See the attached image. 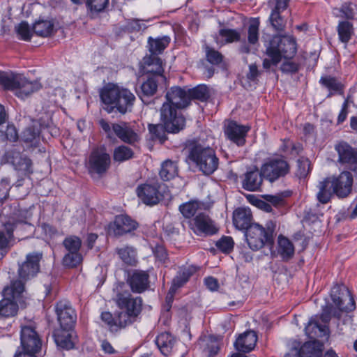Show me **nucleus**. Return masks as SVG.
I'll return each instance as SVG.
<instances>
[{
	"label": "nucleus",
	"mask_w": 357,
	"mask_h": 357,
	"mask_svg": "<svg viewBox=\"0 0 357 357\" xmlns=\"http://www.w3.org/2000/svg\"><path fill=\"white\" fill-rule=\"evenodd\" d=\"M100 98L108 113L116 109L121 114L131 111L136 99L129 89L112 83L107 84L100 90Z\"/></svg>",
	"instance_id": "f257e3e1"
},
{
	"label": "nucleus",
	"mask_w": 357,
	"mask_h": 357,
	"mask_svg": "<svg viewBox=\"0 0 357 357\" xmlns=\"http://www.w3.org/2000/svg\"><path fill=\"white\" fill-rule=\"evenodd\" d=\"M265 46L268 58L264 59L263 68L266 70L271 66H277L282 58L291 59L297 51L295 38L287 36H274Z\"/></svg>",
	"instance_id": "f03ea898"
},
{
	"label": "nucleus",
	"mask_w": 357,
	"mask_h": 357,
	"mask_svg": "<svg viewBox=\"0 0 357 357\" xmlns=\"http://www.w3.org/2000/svg\"><path fill=\"white\" fill-rule=\"evenodd\" d=\"M188 150V158L204 175L209 176L218 169L219 159L213 148L193 142L190 144Z\"/></svg>",
	"instance_id": "7ed1b4c3"
},
{
	"label": "nucleus",
	"mask_w": 357,
	"mask_h": 357,
	"mask_svg": "<svg viewBox=\"0 0 357 357\" xmlns=\"http://www.w3.org/2000/svg\"><path fill=\"white\" fill-rule=\"evenodd\" d=\"M0 85L5 89L15 91V95L22 99L41 88L38 81L31 82L22 75L6 72H0Z\"/></svg>",
	"instance_id": "20e7f679"
},
{
	"label": "nucleus",
	"mask_w": 357,
	"mask_h": 357,
	"mask_svg": "<svg viewBox=\"0 0 357 357\" xmlns=\"http://www.w3.org/2000/svg\"><path fill=\"white\" fill-rule=\"evenodd\" d=\"M275 222L268 221L266 227L259 224L254 223L245 231V238L250 248L254 251L259 250L265 245L272 247L274 243L273 234Z\"/></svg>",
	"instance_id": "39448f33"
},
{
	"label": "nucleus",
	"mask_w": 357,
	"mask_h": 357,
	"mask_svg": "<svg viewBox=\"0 0 357 357\" xmlns=\"http://www.w3.org/2000/svg\"><path fill=\"white\" fill-rule=\"evenodd\" d=\"M24 291V284L22 280L13 281L10 287H6L3 290L4 298L0 301V317L4 318L13 317L18 312V304L24 303L22 301Z\"/></svg>",
	"instance_id": "423d86ee"
},
{
	"label": "nucleus",
	"mask_w": 357,
	"mask_h": 357,
	"mask_svg": "<svg viewBox=\"0 0 357 357\" xmlns=\"http://www.w3.org/2000/svg\"><path fill=\"white\" fill-rule=\"evenodd\" d=\"M99 125L109 139L114 135L123 142L130 145H134L140 140V136L135 123L121 121L110 126L108 121L102 119L99 120Z\"/></svg>",
	"instance_id": "0eeeda50"
},
{
	"label": "nucleus",
	"mask_w": 357,
	"mask_h": 357,
	"mask_svg": "<svg viewBox=\"0 0 357 357\" xmlns=\"http://www.w3.org/2000/svg\"><path fill=\"white\" fill-rule=\"evenodd\" d=\"M261 167L264 178L271 183L285 177L291 169L288 161L282 155L267 158Z\"/></svg>",
	"instance_id": "6e6552de"
},
{
	"label": "nucleus",
	"mask_w": 357,
	"mask_h": 357,
	"mask_svg": "<svg viewBox=\"0 0 357 357\" xmlns=\"http://www.w3.org/2000/svg\"><path fill=\"white\" fill-rule=\"evenodd\" d=\"M178 109L167 102H165L160 107V121L164 123L168 132L177 133L185 126V119L177 111Z\"/></svg>",
	"instance_id": "1a4fd4ad"
},
{
	"label": "nucleus",
	"mask_w": 357,
	"mask_h": 357,
	"mask_svg": "<svg viewBox=\"0 0 357 357\" xmlns=\"http://www.w3.org/2000/svg\"><path fill=\"white\" fill-rule=\"evenodd\" d=\"M124 286V283H119L116 286L114 289L116 291L114 300L121 310H124L137 318L142 312V299L139 296L132 297L128 291L123 289Z\"/></svg>",
	"instance_id": "9d476101"
},
{
	"label": "nucleus",
	"mask_w": 357,
	"mask_h": 357,
	"mask_svg": "<svg viewBox=\"0 0 357 357\" xmlns=\"http://www.w3.org/2000/svg\"><path fill=\"white\" fill-rule=\"evenodd\" d=\"M111 157L105 146L96 147L91 151L86 162V168L91 175L102 176L109 169Z\"/></svg>",
	"instance_id": "9b49d317"
},
{
	"label": "nucleus",
	"mask_w": 357,
	"mask_h": 357,
	"mask_svg": "<svg viewBox=\"0 0 357 357\" xmlns=\"http://www.w3.org/2000/svg\"><path fill=\"white\" fill-rule=\"evenodd\" d=\"M289 351L284 357H321L324 344L318 340H312L301 345L297 340L288 343Z\"/></svg>",
	"instance_id": "f8f14e48"
},
{
	"label": "nucleus",
	"mask_w": 357,
	"mask_h": 357,
	"mask_svg": "<svg viewBox=\"0 0 357 357\" xmlns=\"http://www.w3.org/2000/svg\"><path fill=\"white\" fill-rule=\"evenodd\" d=\"M331 296L335 305L341 312H351L356 307L354 299L344 285H334L331 291Z\"/></svg>",
	"instance_id": "ddd939ff"
},
{
	"label": "nucleus",
	"mask_w": 357,
	"mask_h": 357,
	"mask_svg": "<svg viewBox=\"0 0 357 357\" xmlns=\"http://www.w3.org/2000/svg\"><path fill=\"white\" fill-rule=\"evenodd\" d=\"M160 183L155 181L151 183H146L139 185L136 189V192L144 204L153 206L163 199V195L160 192Z\"/></svg>",
	"instance_id": "4468645a"
},
{
	"label": "nucleus",
	"mask_w": 357,
	"mask_h": 357,
	"mask_svg": "<svg viewBox=\"0 0 357 357\" xmlns=\"http://www.w3.org/2000/svg\"><path fill=\"white\" fill-rule=\"evenodd\" d=\"M55 312L57 320L63 329H70L77 320V314L68 301L62 300L56 303Z\"/></svg>",
	"instance_id": "2eb2a0df"
},
{
	"label": "nucleus",
	"mask_w": 357,
	"mask_h": 357,
	"mask_svg": "<svg viewBox=\"0 0 357 357\" xmlns=\"http://www.w3.org/2000/svg\"><path fill=\"white\" fill-rule=\"evenodd\" d=\"M43 252H33L26 257V260L19 266L18 275L20 279L27 280L36 276L40 271V261Z\"/></svg>",
	"instance_id": "dca6fc26"
},
{
	"label": "nucleus",
	"mask_w": 357,
	"mask_h": 357,
	"mask_svg": "<svg viewBox=\"0 0 357 357\" xmlns=\"http://www.w3.org/2000/svg\"><path fill=\"white\" fill-rule=\"evenodd\" d=\"M138 227V223L128 215H118L108 227L109 234L121 236L130 233Z\"/></svg>",
	"instance_id": "f3484780"
},
{
	"label": "nucleus",
	"mask_w": 357,
	"mask_h": 357,
	"mask_svg": "<svg viewBox=\"0 0 357 357\" xmlns=\"http://www.w3.org/2000/svg\"><path fill=\"white\" fill-rule=\"evenodd\" d=\"M21 345L19 349L24 351L38 353L42 346V342L39 335L35 329L29 326H22L20 332Z\"/></svg>",
	"instance_id": "a211bd4d"
},
{
	"label": "nucleus",
	"mask_w": 357,
	"mask_h": 357,
	"mask_svg": "<svg viewBox=\"0 0 357 357\" xmlns=\"http://www.w3.org/2000/svg\"><path fill=\"white\" fill-rule=\"evenodd\" d=\"M333 185V192L339 198H346L352 192L353 176L349 171L342 172L337 176L330 177Z\"/></svg>",
	"instance_id": "6ab92c4d"
},
{
	"label": "nucleus",
	"mask_w": 357,
	"mask_h": 357,
	"mask_svg": "<svg viewBox=\"0 0 357 357\" xmlns=\"http://www.w3.org/2000/svg\"><path fill=\"white\" fill-rule=\"evenodd\" d=\"M189 97L186 87L177 86L171 87L165 95L166 102L178 109L185 108L190 105Z\"/></svg>",
	"instance_id": "aec40b11"
},
{
	"label": "nucleus",
	"mask_w": 357,
	"mask_h": 357,
	"mask_svg": "<svg viewBox=\"0 0 357 357\" xmlns=\"http://www.w3.org/2000/svg\"><path fill=\"white\" fill-rule=\"evenodd\" d=\"M250 129L248 126L240 125L231 121L225 127V134L229 140L241 146L245 144V137Z\"/></svg>",
	"instance_id": "412c9836"
},
{
	"label": "nucleus",
	"mask_w": 357,
	"mask_h": 357,
	"mask_svg": "<svg viewBox=\"0 0 357 357\" xmlns=\"http://www.w3.org/2000/svg\"><path fill=\"white\" fill-rule=\"evenodd\" d=\"M143 71L148 74V76L157 77L161 81H166V77L163 75L164 68L162 61L158 56L149 55L143 59Z\"/></svg>",
	"instance_id": "4be33fe9"
},
{
	"label": "nucleus",
	"mask_w": 357,
	"mask_h": 357,
	"mask_svg": "<svg viewBox=\"0 0 357 357\" xmlns=\"http://www.w3.org/2000/svg\"><path fill=\"white\" fill-rule=\"evenodd\" d=\"M127 282L132 292L142 293L149 287V275L144 271L134 270L129 273Z\"/></svg>",
	"instance_id": "5701e85b"
},
{
	"label": "nucleus",
	"mask_w": 357,
	"mask_h": 357,
	"mask_svg": "<svg viewBox=\"0 0 357 357\" xmlns=\"http://www.w3.org/2000/svg\"><path fill=\"white\" fill-rule=\"evenodd\" d=\"M263 178L261 167L260 170L257 167L248 169L242 178V188L250 192L258 191L262 185Z\"/></svg>",
	"instance_id": "b1692460"
},
{
	"label": "nucleus",
	"mask_w": 357,
	"mask_h": 357,
	"mask_svg": "<svg viewBox=\"0 0 357 357\" xmlns=\"http://www.w3.org/2000/svg\"><path fill=\"white\" fill-rule=\"evenodd\" d=\"M190 225L195 232L203 233L206 235H213L218 231L212 220L203 213L198 214L190 222Z\"/></svg>",
	"instance_id": "393cba45"
},
{
	"label": "nucleus",
	"mask_w": 357,
	"mask_h": 357,
	"mask_svg": "<svg viewBox=\"0 0 357 357\" xmlns=\"http://www.w3.org/2000/svg\"><path fill=\"white\" fill-rule=\"evenodd\" d=\"M305 331L306 335L313 340H317V338L319 337L328 336V326L319 321L317 315L310 319L308 324L305 328Z\"/></svg>",
	"instance_id": "a878e982"
},
{
	"label": "nucleus",
	"mask_w": 357,
	"mask_h": 357,
	"mask_svg": "<svg viewBox=\"0 0 357 357\" xmlns=\"http://www.w3.org/2000/svg\"><path fill=\"white\" fill-rule=\"evenodd\" d=\"M163 82L157 77L147 76L146 79L142 83L140 89L137 91L142 102L146 103V99L153 96L157 93L159 84Z\"/></svg>",
	"instance_id": "bb28decb"
},
{
	"label": "nucleus",
	"mask_w": 357,
	"mask_h": 357,
	"mask_svg": "<svg viewBox=\"0 0 357 357\" xmlns=\"http://www.w3.org/2000/svg\"><path fill=\"white\" fill-rule=\"evenodd\" d=\"M257 335L253 331H248L239 335L234 342L236 350L248 353L252 351L257 343Z\"/></svg>",
	"instance_id": "cd10ccee"
},
{
	"label": "nucleus",
	"mask_w": 357,
	"mask_h": 357,
	"mask_svg": "<svg viewBox=\"0 0 357 357\" xmlns=\"http://www.w3.org/2000/svg\"><path fill=\"white\" fill-rule=\"evenodd\" d=\"M338 154L337 161L342 165L354 162L357 160V151L348 143L341 141L335 146Z\"/></svg>",
	"instance_id": "c85d7f7f"
},
{
	"label": "nucleus",
	"mask_w": 357,
	"mask_h": 357,
	"mask_svg": "<svg viewBox=\"0 0 357 357\" xmlns=\"http://www.w3.org/2000/svg\"><path fill=\"white\" fill-rule=\"evenodd\" d=\"M252 215L250 209L246 208H238L233 213V222L234 226L240 230H248L253 224L252 223Z\"/></svg>",
	"instance_id": "c756f323"
},
{
	"label": "nucleus",
	"mask_w": 357,
	"mask_h": 357,
	"mask_svg": "<svg viewBox=\"0 0 357 357\" xmlns=\"http://www.w3.org/2000/svg\"><path fill=\"white\" fill-rule=\"evenodd\" d=\"M294 246L287 237L280 235L278 238V253L282 259L287 261L294 255Z\"/></svg>",
	"instance_id": "7c9ffc66"
},
{
	"label": "nucleus",
	"mask_w": 357,
	"mask_h": 357,
	"mask_svg": "<svg viewBox=\"0 0 357 357\" xmlns=\"http://www.w3.org/2000/svg\"><path fill=\"white\" fill-rule=\"evenodd\" d=\"M175 343L174 337L169 333L159 334L155 339V344L161 354L167 356L172 352Z\"/></svg>",
	"instance_id": "2f4dec72"
},
{
	"label": "nucleus",
	"mask_w": 357,
	"mask_h": 357,
	"mask_svg": "<svg viewBox=\"0 0 357 357\" xmlns=\"http://www.w3.org/2000/svg\"><path fill=\"white\" fill-rule=\"evenodd\" d=\"M319 192L317 195V199L321 204L328 203L332 197L333 192V185H332L330 177L325 178L320 182L318 185Z\"/></svg>",
	"instance_id": "473e14b6"
},
{
	"label": "nucleus",
	"mask_w": 357,
	"mask_h": 357,
	"mask_svg": "<svg viewBox=\"0 0 357 357\" xmlns=\"http://www.w3.org/2000/svg\"><path fill=\"white\" fill-rule=\"evenodd\" d=\"M15 227V224L10 221L0 225V249L6 248L9 246L11 241L13 240Z\"/></svg>",
	"instance_id": "72a5a7b5"
},
{
	"label": "nucleus",
	"mask_w": 357,
	"mask_h": 357,
	"mask_svg": "<svg viewBox=\"0 0 357 357\" xmlns=\"http://www.w3.org/2000/svg\"><path fill=\"white\" fill-rule=\"evenodd\" d=\"M170 41L171 38L167 36H164L162 37H158L156 38L149 37L148 39V44L149 47V51L151 53V55L158 56V54H161L169 45Z\"/></svg>",
	"instance_id": "f704fd0d"
},
{
	"label": "nucleus",
	"mask_w": 357,
	"mask_h": 357,
	"mask_svg": "<svg viewBox=\"0 0 357 357\" xmlns=\"http://www.w3.org/2000/svg\"><path fill=\"white\" fill-rule=\"evenodd\" d=\"M241 36L238 31L231 29H220L218 36L214 37L217 44L223 45L230 43L240 40Z\"/></svg>",
	"instance_id": "c9c22d12"
},
{
	"label": "nucleus",
	"mask_w": 357,
	"mask_h": 357,
	"mask_svg": "<svg viewBox=\"0 0 357 357\" xmlns=\"http://www.w3.org/2000/svg\"><path fill=\"white\" fill-rule=\"evenodd\" d=\"M319 82L322 86L330 91L328 97L331 96L334 93H337L340 95H343L344 93V85L338 82L334 77L329 75L323 76L321 77Z\"/></svg>",
	"instance_id": "e433bc0d"
},
{
	"label": "nucleus",
	"mask_w": 357,
	"mask_h": 357,
	"mask_svg": "<svg viewBox=\"0 0 357 357\" xmlns=\"http://www.w3.org/2000/svg\"><path fill=\"white\" fill-rule=\"evenodd\" d=\"M69 329H58L54 333V338L56 345L64 349H70L73 347V342L68 332Z\"/></svg>",
	"instance_id": "4c0bfd02"
},
{
	"label": "nucleus",
	"mask_w": 357,
	"mask_h": 357,
	"mask_svg": "<svg viewBox=\"0 0 357 357\" xmlns=\"http://www.w3.org/2000/svg\"><path fill=\"white\" fill-rule=\"evenodd\" d=\"M178 174V166L176 162L167 160L161 165L159 175L165 181H169Z\"/></svg>",
	"instance_id": "58836bf2"
},
{
	"label": "nucleus",
	"mask_w": 357,
	"mask_h": 357,
	"mask_svg": "<svg viewBox=\"0 0 357 357\" xmlns=\"http://www.w3.org/2000/svg\"><path fill=\"white\" fill-rule=\"evenodd\" d=\"M116 252L119 258L126 264L135 266L137 260V252L135 249L131 246H125L121 248H116Z\"/></svg>",
	"instance_id": "ea45409f"
},
{
	"label": "nucleus",
	"mask_w": 357,
	"mask_h": 357,
	"mask_svg": "<svg viewBox=\"0 0 357 357\" xmlns=\"http://www.w3.org/2000/svg\"><path fill=\"white\" fill-rule=\"evenodd\" d=\"M109 0H85L87 13L91 17L102 13L108 7Z\"/></svg>",
	"instance_id": "a19ab883"
},
{
	"label": "nucleus",
	"mask_w": 357,
	"mask_h": 357,
	"mask_svg": "<svg viewBox=\"0 0 357 357\" xmlns=\"http://www.w3.org/2000/svg\"><path fill=\"white\" fill-rule=\"evenodd\" d=\"M337 33L340 40L344 43L347 47L348 42L354 35L352 24L347 21L340 22L337 26Z\"/></svg>",
	"instance_id": "79ce46f5"
},
{
	"label": "nucleus",
	"mask_w": 357,
	"mask_h": 357,
	"mask_svg": "<svg viewBox=\"0 0 357 357\" xmlns=\"http://www.w3.org/2000/svg\"><path fill=\"white\" fill-rule=\"evenodd\" d=\"M39 130L34 126L24 129L21 135V140L30 146H36L38 143Z\"/></svg>",
	"instance_id": "37998d69"
},
{
	"label": "nucleus",
	"mask_w": 357,
	"mask_h": 357,
	"mask_svg": "<svg viewBox=\"0 0 357 357\" xmlns=\"http://www.w3.org/2000/svg\"><path fill=\"white\" fill-rule=\"evenodd\" d=\"M196 271L197 268L193 266L181 269L174 278L172 284L178 288L183 287Z\"/></svg>",
	"instance_id": "c03bdc74"
},
{
	"label": "nucleus",
	"mask_w": 357,
	"mask_h": 357,
	"mask_svg": "<svg viewBox=\"0 0 357 357\" xmlns=\"http://www.w3.org/2000/svg\"><path fill=\"white\" fill-rule=\"evenodd\" d=\"M54 24L49 20H39L33 26V32L38 36L47 37L53 31Z\"/></svg>",
	"instance_id": "a18cd8bd"
},
{
	"label": "nucleus",
	"mask_w": 357,
	"mask_h": 357,
	"mask_svg": "<svg viewBox=\"0 0 357 357\" xmlns=\"http://www.w3.org/2000/svg\"><path fill=\"white\" fill-rule=\"evenodd\" d=\"M190 102L192 100H198L202 102L207 100L209 97V91L206 85H199L193 89H188Z\"/></svg>",
	"instance_id": "49530a36"
},
{
	"label": "nucleus",
	"mask_w": 357,
	"mask_h": 357,
	"mask_svg": "<svg viewBox=\"0 0 357 357\" xmlns=\"http://www.w3.org/2000/svg\"><path fill=\"white\" fill-rule=\"evenodd\" d=\"M134 152L128 146L121 145L116 147L113 153V159L116 162H122L133 158Z\"/></svg>",
	"instance_id": "de8ad7c7"
},
{
	"label": "nucleus",
	"mask_w": 357,
	"mask_h": 357,
	"mask_svg": "<svg viewBox=\"0 0 357 357\" xmlns=\"http://www.w3.org/2000/svg\"><path fill=\"white\" fill-rule=\"evenodd\" d=\"M135 321L136 317L125 310L117 312L115 314L116 330L125 328Z\"/></svg>",
	"instance_id": "09e8293b"
},
{
	"label": "nucleus",
	"mask_w": 357,
	"mask_h": 357,
	"mask_svg": "<svg viewBox=\"0 0 357 357\" xmlns=\"http://www.w3.org/2000/svg\"><path fill=\"white\" fill-rule=\"evenodd\" d=\"M282 12L272 10L269 17V22L276 31H283L286 26L287 21Z\"/></svg>",
	"instance_id": "8fccbe9b"
},
{
	"label": "nucleus",
	"mask_w": 357,
	"mask_h": 357,
	"mask_svg": "<svg viewBox=\"0 0 357 357\" xmlns=\"http://www.w3.org/2000/svg\"><path fill=\"white\" fill-rule=\"evenodd\" d=\"M199 208L197 201H190L179 206V211L185 218L193 217Z\"/></svg>",
	"instance_id": "3c124183"
},
{
	"label": "nucleus",
	"mask_w": 357,
	"mask_h": 357,
	"mask_svg": "<svg viewBox=\"0 0 357 357\" xmlns=\"http://www.w3.org/2000/svg\"><path fill=\"white\" fill-rule=\"evenodd\" d=\"M82 261V256L79 252H68L62 260L66 267L73 268L79 265Z\"/></svg>",
	"instance_id": "603ef678"
},
{
	"label": "nucleus",
	"mask_w": 357,
	"mask_h": 357,
	"mask_svg": "<svg viewBox=\"0 0 357 357\" xmlns=\"http://www.w3.org/2000/svg\"><path fill=\"white\" fill-rule=\"evenodd\" d=\"M149 130L153 139H159L161 142L167 139L165 132L167 131L166 130L164 123L149 124Z\"/></svg>",
	"instance_id": "864d4df0"
},
{
	"label": "nucleus",
	"mask_w": 357,
	"mask_h": 357,
	"mask_svg": "<svg viewBox=\"0 0 357 357\" xmlns=\"http://www.w3.org/2000/svg\"><path fill=\"white\" fill-rule=\"evenodd\" d=\"M339 11L341 13L340 17L347 20H354L357 15V6L353 3L346 2L342 5Z\"/></svg>",
	"instance_id": "5fc2aeb1"
},
{
	"label": "nucleus",
	"mask_w": 357,
	"mask_h": 357,
	"mask_svg": "<svg viewBox=\"0 0 357 357\" xmlns=\"http://www.w3.org/2000/svg\"><path fill=\"white\" fill-rule=\"evenodd\" d=\"M234 242L231 236H222L215 242L216 248L223 253H230L234 248Z\"/></svg>",
	"instance_id": "6e6d98bb"
},
{
	"label": "nucleus",
	"mask_w": 357,
	"mask_h": 357,
	"mask_svg": "<svg viewBox=\"0 0 357 357\" xmlns=\"http://www.w3.org/2000/svg\"><path fill=\"white\" fill-rule=\"evenodd\" d=\"M204 49L208 62L212 65H219L222 62L224 56L220 52L208 45H206Z\"/></svg>",
	"instance_id": "4d7b16f0"
},
{
	"label": "nucleus",
	"mask_w": 357,
	"mask_h": 357,
	"mask_svg": "<svg viewBox=\"0 0 357 357\" xmlns=\"http://www.w3.org/2000/svg\"><path fill=\"white\" fill-rule=\"evenodd\" d=\"M63 245L68 252H79L82 241L77 236H70L63 240Z\"/></svg>",
	"instance_id": "13d9d810"
},
{
	"label": "nucleus",
	"mask_w": 357,
	"mask_h": 357,
	"mask_svg": "<svg viewBox=\"0 0 357 357\" xmlns=\"http://www.w3.org/2000/svg\"><path fill=\"white\" fill-rule=\"evenodd\" d=\"M32 161L28 157L21 156L14 165L16 170L22 172L24 174H30L33 172Z\"/></svg>",
	"instance_id": "bf43d9fd"
},
{
	"label": "nucleus",
	"mask_w": 357,
	"mask_h": 357,
	"mask_svg": "<svg viewBox=\"0 0 357 357\" xmlns=\"http://www.w3.org/2000/svg\"><path fill=\"white\" fill-rule=\"evenodd\" d=\"M259 21L257 19H254L250 22L248 26V40L250 44L255 45L259 40Z\"/></svg>",
	"instance_id": "052dcab7"
},
{
	"label": "nucleus",
	"mask_w": 357,
	"mask_h": 357,
	"mask_svg": "<svg viewBox=\"0 0 357 357\" xmlns=\"http://www.w3.org/2000/svg\"><path fill=\"white\" fill-rule=\"evenodd\" d=\"M16 32L20 36V39L29 41L31 38V33L29 25L26 22H22L15 27Z\"/></svg>",
	"instance_id": "680f3d73"
},
{
	"label": "nucleus",
	"mask_w": 357,
	"mask_h": 357,
	"mask_svg": "<svg viewBox=\"0 0 357 357\" xmlns=\"http://www.w3.org/2000/svg\"><path fill=\"white\" fill-rule=\"evenodd\" d=\"M21 156L20 151H17L15 150L8 151L3 155L1 158V163H10L14 167Z\"/></svg>",
	"instance_id": "e2e57ef3"
},
{
	"label": "nucleus",
	"mask_w": 357,
	"mask_h": 357,
	"mask_svg": "<svg viewBox=\"0 0 357 357\" xmlns=\"http://www.w3.org/2000/svg\"><path fill=\"white\" fill-rule=\"evenodd\" d=\"M285 196L284 192H281L274 195H265L263 197L266 202H269L271 205L278 207L284 204V198Z\"/></svg>",
	"instance_id": "0e129e2a"
},
{
	"label": "nucleus",
	"mask_w": 357,
	"mask_h": 357,
	"mask_svg": "<svg viewBox=\"0 0 357 357\" xmlns=\"http://www.w3.org/2000/svg\"><path fill=\"white\" fill-rule=\"evenodd\" d=\"M290 0H270L269 4L272 7V10L284 12L288 7Z\"/></svg>",
	"instance_id": "69168bd1"
},
{
	"label": "nucleus",
	"mask_w": 357,
	"mask_h": 357,
	"mask_svg": "<svg viewBox=\"0 0 357 357\" xmlns=\"http://www.w3.org/2000/svg\"><path fill=\"white\" fill-rule=\"evenodd\" d=\"M280 70L284 73H296L299 70V65L293 61H285L281 65Z\"/></svg>",
	"instance_id": "338daca9"
},
{
	"label": "nucleus",
	"mask_w": 357,
	"mask_h": 357,
	"mask_svg": "<svg viewBox=\"0 0 357 357\" xmlns=\"http://www.w3.org/2000/svg\"><path fill=\"white\" fill-rule=\"evenodd\" d=\"M5 135L6 139L10 142H15L19 139L17 129L13 125H8L5 131Z\"/></svg>",
	"instance_id": "774afa93"
}]
</instances>
